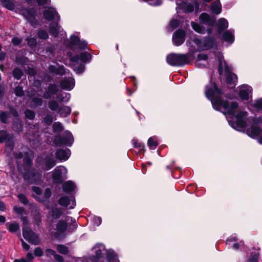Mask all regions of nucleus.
Segmentation results:
<instances>
[{
    "mask_svg": "<svg viewBox=\"0 0 262 262\" xmlns=\"http://www.w3.org/2000/svg\"><path fill=\"white\" fill-rule=\"evenodd\" d=\"M22 40L18 37H13L12 39V42L14 46H17L21 42Z\"/></svg>",
    "mask_w": 262,
    "mask_h": 262,
    "instance_id": "obj_64",
    "label": "nucleus"
},
{
    "mask_svg": "<svg viewBox=\"0 0 262 262\" xmlns=\"http://www.w3.org/2000/svg\"><path fill=\"white\" fill-rule=\"evenodd\" d=\"M224 62L226 63V62L225 61H224V62H223L222 60L220 59V64L218 68V71L220 75H222L223 72L224 67L225 68Z\"/></svg>",
    "mask_w": 262,
    "mask_h": 262,
    "instance_id": "obj_60",
    "label": "nucleus"
},
{
    "mask_svg": "<svg viewBox=\"0 0 262 262\" xmlns=\"http://www.w3.org/2000/svg\"><path fill=\"white\" fill-rule=\"evenodd\" d=\"M237 241V239L235 237H231L228 238L226 241V244L229 245L230 248H232L235 250H237L239 248V245L238 243H234L232 244V242H235Z\"/></svg>",
    "mask_w": 262,
    "mask_h": 262,
    "instance_id": "obj_37",
    "label": "nucleus"
},
{
    "mask_svg": "<svg viewBox=\"0 0 262 262\" xmlns=\"http://www.w3.org/2000/svg\"><path fill=\"white\" fill-rule=\"evenodd\" d=\"M25 117L30 120H32L34 118L35 114V112L32 110L27 109L25 112Z\"/></svg>",
    "mask_w": 262,
    "mask_h": 262,
    "instance_id": "obj_51",
    "label": "nucleus"
},
{
    "mask_svg": "<svg viewBox=\"0 0 262 262\" xmlns=\"http://www.w3.org/2000/svg\"><path fill=\"white\" fill-rule=\"evenodd\" d=\"M91 59V55L88 52H83L72 57V61L77 62L79 60L82 62H86Z\"/></svg>",
    "mask_w": 262,
    "mask_h": 262,
    "instance_id": "obj_26",
    "label": "nucleus"
},
{
    "mask_svg": "<svg viewBox=\"0 0 262 262\" xmlns=\"http://www.w3.org/2000/svg\"><path fill=\"white\" fill-rule=\"evenodd\" d=\"M152 6H158L161 4V0H143Z\"/></svg>",
    "mask_w": 262,
    "mask_h": 262,
    "instance_id": "obj_57",
    "label": "nucleus"
},
{
    "mask_svg": "<svg viewBox=\"0 0 262 262\" xmlns=\"http://www.w3.org/2000/svg\"><path fill=\"white\" fill-rule=\"evenodd\" d=\"M93 250H94L95 257L96 258H99L101 257L102 251L105 250V247L102 244H97L95 247H93Z\"/></svg>",
    "mask_w": 262,
    "mask_h": 262,
    "instance_id": "obj_27",
    "label": "nucleus"
},
{
    "mask_svg": "<svg viewBox=\"0 0 262 262\" xmlns=\"http://www.w3.org/2000/svg\"><path fill=\"white\" fill-rule=\"evenodd\" d=\"M194 43L200 50H208L211 48L214 44V40L210 37H205L203 39L195 38Z\"/></svg>",
    "mask_w": 262,
    "mask_h": 262,
    "instance_id": "obj_7",
    "label": "nucleus"
},
{
    "mask_svg": "<svg viewBox=\"0 0 262 262\" xmlns=\"http://www.w3.org/2000/svg\"><path fill=\"white\" fill-rule=\"evenodd\" d=\"M224 63L225 66V73L227 74V83L229 85H233L232 86H234L237 81V77L235 74L231 72V69L230 67H229L225 62Z\"/></svg>",
    "mask_w": 262,
    "mask_h": 262,
    "instance_id": "obj_12",
    "label": "nucleus"
},
{
    "mask_svg": "<svg viewBox=\"0 0 262 262\" xmlns=\"http://www.w3.org/2000/svg\"><path fill=\"white\" fill-rule=\"evenodd\" d=\"M180 8L185 13H191L194 10L193 6L191 4L186 2H182L180 5Z\"/></svg>",
    "mask_w": 262,
    "mask_h": 262,
    "instance_id": "obj_32",
    "label": "nucleus"
},
{
    "mask_svg": "<svg viewBox=\"0 0 262 262\" xmlns=\"http://www.w3.org/2000/svg\"><path fill=\"white\" fill-rule=\"evenodd\" d=\"M49 71L56 75H63L68 74L69 75V71L68 70L65 69L63 66L57 65V67L54 66H51L49 67Z\"/></svg>",
    "mask_w": 262,
    "mask_h": 262,
    "instance_id": "obj_18",
    "label": "nucleus"
},
{
    "mask_svg": "<svg viewBox=\"0 0 262 262\" xmlns=\"http://www.w3.org/2000/svg\"><path fill=\"white\" fill-rule=\"evenodd\" d=\"M71 109L69 106H63L59 108L58 114L61 117H66L70 114Z\"/></svg>",
    "mask_w": 262,
    "mask_h": 262,
    "instance_id": "obj_31",
    "label": "nucleus"
},
{
    "mask_svg": "<svg viewBox=\"0 0 262 262\" xmlns=\"http://www.w3.org/2000/svg\"><path fill=\"white\" fill-rule=\"evenodd\" d=\"M194 57L189 53L169 54L166 57L167 62L172 66L181 67L189 64L193 60Z\"/></svg>",
    "mask_w": 262,
    "mask_h": 262,
    "instance_id": "obj_3",
    "label": "nucleus"
},
{
    "mask_svg": "<svg viewBox=\"0 0 262 262\" xmlns=\"http://www.w3.org/2000/svg\"><path fill=\"white\" fill-rule=\"evenodd\" d=\"M70 97L71 96L69 93H65L58 94L56 98L59 100L60 102H68L70 100Z\"/></svg>",
    "mask_w": 262,
    "mask_h": 262,
    "instance_id": "obj_35",
    "label": "nucleus"
},
{
    "mask_svg": "<svg viewBox=\"0 0 262 262\" xmlns=\"http://www.w3.org/2000/svg\"><path fill=\"white\" fill-rule=\"evenodd\" d=\"M37 35L40 38L42 39H47L49 37L48 33L46 31L42 30L38 31Z\"/></svg>",
    "mask_w": 262,
    "mask_h": 262,
    "instance_id": "obj_55",
    "label": "nucleus"
},
{
    "mask_svg": "<svg viewBox=\"0 0 262 262\" xmlns=\"http://www.w3.org/2000/svg\"><path fill=\"white\" fill-rule=\"evenodd\" d=\"M37 3L40 6L49 5L50 4L51 0H37Z\"/></svg>",
    "mask_w": 262,
    "mask_h": 262,
    "instance_id": "obj_61",
    "label": "nucleus"
},
{
    "mask_svg": "<svg viewBox=\"0 0 262 262\" xmlns=\"http://www.w3.org/2000/svg\"><path fill=\"white\" fill-rule=\"evenodd\" d=\"M247 116V113L246 112L242 111L237 114L235 116L236 122L232 123L229 121V124L234 128H244L246 127L247 125V121L245 120Z\"/></svg>",
    "mask_w": 262,
    "mask_h": 262,
    "instance_id": "obj_6",
    "label": "nucleus"
},
{
    "mask_svg": "<svg viewBox=\"0 0 262 262\" xmlns=\"http://www.w3.org/2000/svg\"><path fill=\"white\" fill-rule=\"evenodd\" d=\"M207 59H208V56L206 54H205L203 53H200V54H198V55L197 56V59L195 62L196 66L201 67V66H200V64H201V63H200L201 61H202V60L206 61L207 60Z\"/></svg>",
    "mask_w": 262,
    "mask_h": 262,
    "instance_id": "obj_40",
    "label": "nucleus"
},
{
    "mask_svg": "<svg viewBox=\"0 0 262 262\" xmlns=\"http://www.w3.org/2000/svg\"><path fill=\"white\" fill-rule=\"evenodd\" d=\"M52 215L54 219H58L63 213L62 209L61 208L54 207L51 210Z\"/></svg>",
    "mask_w": 262,
    "mask_h": 262,
    "instance_id": "obj_38",
    "label": "nucleus"
},
{
    "mask_svg": "<svg viewBox=\"0 0 262 262\" xmlns=\"http://www.w3.org/2000/svg\"><path fill=\"white\" fill-rule=\"evenodd\" d=\"M59 204L63 207H68L69 206L70 209H73L76 205L75 199L73 196L70 198L68 196H62L60 198L58 201Z\"/></svg>",
    "mask_w": 262,
    "mask_h": 262,
    "instance_id": "obj_15",
    "label": "nucleus"
},
{
    "mask_svg": "<svg viewBox=\"0 0 262 262\" xmlns=\"http://www.w3.org/2000/svg\"><path fill=\"white\" fill-rule=\"evenodd\" d=\"M52 127L54 133H60L63 129L62 124L59 122H55Z\"/></svg>",
    "mask_w": 262,
    "mask_h": 262,
    "instance_id": "obj_44",
    "label": "nucleus"
},
{
    "mask_svg": "<svg viewBox=\"0 0 262 262\" xmlns=\"http://www.w3.org/2000/svg\"><path fill=\"white\" fill-rule=\"evenodd\" d=\"M245 132L248 136L255 138L260 134L261 130L258 126L252 125L247 128Z\"/></svg>",
    "mask_w": 262,
    "mask_h": 262,
    "instance_id": "obj_23",
    "label": "nucleus"
},
{
    "mask_svg": "<svg viewBox=\"0 0 262 262\" xmlns=\"http://www.w3.org/2000/svg\"><path fill=\"white\" fill-rule=\"evenodd\" d=\"M15 95L18 97H21L24 95V91H23V88L19 83L15 88L14 90Z\"/></svg>",
    "mask_w": 262,
    "mask_h": 262,
    "instance_id": "obj_47",
    "label": "nucleus"
},
{
    "mask_svg": "<svg viewBox=\"0 0 262 262\" xmlns=\"http://www.w3.org/2000/svg\"><path fill=\"white\" fill-rule=\"evenodd\" d=\"M44 164L43 169L48 171L53 168L56 165V161L54 159L50 156H46L43 160Z\"/></svg>",
    "mask_w": 262,
    "mask_h": 262,
    "instance_id": "obj_22",
    "label": "nucleus"
},
{
    "mask_svg": "<svg viewBox=\"0 0 262 262\" xmlns=\"http://www.w3.org/2000/svg\"><path fill=\"white\" fill-rule=\"evenodd\" d=\"M185 39V32L183 30L178 29L173 34L172 41L176 46L181 45Z\"/></svg>",
    "mask_w": 262,
    "mask_h": 262,
    "instance_id": "obj_9",
    "label": "nucleus"
},
{
    "mask_svg": "<svg viewBox=\"0 0 262 262\" xmlns=\"http://www.w3.org/2000/svg\"><path fill=\"white\" fill-rule=\"evenodd\" d=\"M27 45L31 47V48H33L35 47L37 41H36V38L35 37H29L27 39Z\"/></svg>",
    "mask_w": 262,
    "mask_h": 262,
    "instance_id": "obj_52",
    "label": "nucleus"
},
{
    "mask_svg": "<svg viewBox=\"0 0 262 262\" xmlns=\"http://www.w3.org/2000/svg\"><path fill=\"white\" fill-rule=\"evenodd\" d=\"M76 188L75 184L71 181H67L62 185V190L67 193L73 194L76 191Z\"/></svg>",
    "mask_w": 262,
    "mask_h": 262,
    "instance_id": "obj_20",
    "label": "nucleus"
},
{
    "mask_svg": "<svg viewBox=\"0 0 262 262\" xmlns=\"http://www.w3.org/2000/svg\"><path fill=\"white\" fill-rule=\"evenodd\" d=\"M43 250L40 247H36L34 251V254L35 256L41 257L43 255Z\"/></svg>",
    "mask_w": 262,
    "mask_h": 262,
    "instance_id": "obj_56",
    "label": "nucleus"
},
{
    "mask_svg": "<svg viewBox=\"0 0 262 262\" xmlns=\"http://www.w3.org/2000/svg\"><path fill=\"white\" fill-rule=\"evenodd\" d=\"M43 15L45 18L48 20H54L58 21L60 20V16L53 8L45 10L43 12Z\"/></svg>",
    "mask_w": 262,
    "mask_h": 262,
    "instance_id": "obj_14",
    "label": "nucleus"
},
{
    "mask_svg": "<svg viewBox=\"0 0 262 262\" xmlns=\"http://www.w3.org/2000/svg\"><path fill=\"white\" fill-rule=\"evenodd\" d=\"M200 21L202 24L212 26L215 23V18L211 17L206 13H203L200 16Z\"/></svg>",
    "mask_w": 262,
    "mask_h": 262,
    "instance_id": "obj_19",
    "label": "nucleus"
},
{
    "mask_svg": "<svg viewBox=\"0 0 262 262\" xmlns=\"http://www.w3.org/2000/svg\"><path fill=\"white\" fill-rule=\"evenodd\" d=\"M12 73L13 76L17 79H19L23 75L21 70L18 68L14 69Z\"/></svg>",
    "mask_w": 262,
    "mask_h": 262,
    "instance_id": "obj_50",
    "label": "nucleus"
},
{
    "mask_svg": "<svg viewBox=\"0 0 262 262\" xmlns=\"http://www.w3.org/2000/svg\"><path fill=\"white\" fill-rule=\"evenodd\" d=\"M192 28L196 32L199 33H203L204 32V28L201 26L199 24L194 22H191V23Z\"/></svg>",
    "mask_w": 262,
    "mask_h": 262,
    "instance_id": "obj_42",
    "label": "nucleus"
},
{
    "mask_svg": "<svg viewBox=\"0 0 262 262\" xmlns=\"http://www.w3.org/2000/svg\"><path fill=\"white\" fill-rule=\"evenodd\" d=\"M15 158L17 163V167L19 170H22V167L26 171L24 173L25 180L29 183H38L41 178V172H38L35 169H27L32 164L33 156L32 151L25 153L19 152L14 154Z\"/></svg>",
    "mask_w": 262,
    "mask_h": 262,
    "instance_id": "obj_2",
    "label": "nucleus"
},
{
    "mask_svg": "<svg viewBox=\"0 0 262 262\" xmlns=\"http://www.w3.org/2000/svg\"><path fill=\"white\" fill-rule=\"evenodd\" d=\"M148 145L150 149H155L158 146V143L154 138L150 137L148 140Z\"/></svg>",
    "mask_w": 262,
    "mask_h": 262,
    "instance_id": "obj_48",
    "label": "nucleus"
},
{
    "mask_svg": "<svg viewBox=\"0 0 262 262\" xmlns=\"http://www.w3.org/2000/svg\"><path fill=\"white\" fill-rule=\"evenodd\" d=\"M223 38L225 41L230 43H233L234 40V35L230 30L225 31L223 34Z\"/></svg>",
    "mask_w": 262,
    "mask_h": 262,
    "instance_id": "obj_30",
    "label": "nucleus"
},
{
    "mask_svg": "<svg viewBox=\"0 0 262 262\" xmlns=\"http://www.w3.org/2000/svg\"><path fill=\"white\" fill-rule=\"evenodd\" d=\"M93 221L94 224L97 226L100 225L102 222L101 217H98V216H94L93 217Z\"/></svg>",
    "mask_w": 262,
    "mask_h": 262,
    "instance_id": "obj_63",
    "label": "nucleus"
},
{
    "mask_svg": "<svg viewBox=\"0 0 262 262\" xmlns=\"http://www.w3.org/2000/svg\"><path fill=\"white\" fill-rule=\"evenodd\" d=\"M56 254V252L51 249H47L46 250V255L47 256H51L52 255L55 256Z\"/></svg>",
    "mask_w": 262,
    "mask_h": 262,
    "instance_id": "obj_62",
    "label": "nucleus"
},
{
    "mask_svg": "<svg viewBox=\"0 0 262 262\" xmlns=\"http://www.w3.org/2000/svg\"><path fill=\"white\" fill-rule=\"evenodd\" d=\"M9 113L8 112L2 111L0 113V120L1 121L4 123H7L8 122V119L9 117Z\"/></svg>",
    "mask_w": 262,
    "mask_h": 262,
    "instance_id": "obj_45",
    "label": "nucleus"
},
{
    "mask_svg": "<svg viewBox=\"0 0 262 262\" xmlns=\"http://www.w3.org/2000/svg\"><path fill=\"white\" fill-rule=\"evenodd\" d=\"M73 141V137L69 131H66L62 137L57 138L55 140V142L57 144H63L68 146H71Z\"/></svg>",
    "mask_w": 262,
    "mask_h": 262,
    "instance_id": "obj_8",
    "label": "nucleus"
},
{
    "mask_svg": "<svg viewBox=\"0 0 262 262\" xmlns=\"http://www.w3.org/2000/svg\"><path fill=\"white\" fill-rule=\"evenodd\" d=\"M30 103L31 107L35 108L42 105V100L40 98L34 97L32 99Z\"/></svg>",
    "mask_w": 262,
    "mask_h": 262,
    "instance_id": "obj_33",
    "label": "nucleus"
},
{
    "mask_svg": "<svg viewBox=\"0 0 262 262\" xmlns=\"http://www.w3.org/2000/svg\"><path fill=\"white\" fill-rule=\"evenodd\" d=\"M106 257L108 262H119L118 258L113 252L107 251L106 253Z\"/></svg>",
    "mask_w": 262,
    "mask_h": 262,
    "instance_id": "obj_39",
    "label": "nucleus"
},
{
    "mask_svg": "<svg viewBox=\"0 0 262 262\" xmlns=\"http://www.w3.org/2000/svg\"><path fill=\"white\" fill-rule=\"evenodd\" d=\"M252 88L248 85H243L239 88V96L243 100H248L252 97Z\"/></svg>",
    "mask_w": 262,
    "mask_h": 262,
    "instance_id": "obj_11",
    "label": "nucleus"
},
{
    "mask_svg": "<svg viewBox=\"0 0 262 262\" xmlns=\"http://www.w3.org/2000/svg\"><path fill=\"white\" fill-rule=\"evenodd\" d=\"M259 254L257 252L252 253L248 258L247 262H259Z\"/></svg>",
    "mask_w": 262,
    "mask_h": 262,
    "instance_id": "obj_46",
    "label": "nucleus"
},
{
    "mask_svg": "<svg viewBox=\"0 0 262 262\" xmlns=\"http://www.w3.org/2000/svg\"><path fill=\"white\" fill-rule=\"evenodd\" d=\"M210 9L211 12L218 15L222 12V5L220 0H215L210 6Z\"/></svg>",
    "mask_w": 262,
    "mask_h": 262,
    "instance_id": "obj_25",
    "label": "nucleus"
},
{
    "mask_svg": "<svg viewBox=\"0 0 262 262\" xmlns=\"http://www.w3.org/2000/svg\"><path fill=\"white\" fill-rule=\"evenodd\" d=\"M80 42L79 37L75 35H72L70 38V46L72 47L73 46L77 45Z\"/></svg>",
    "mask_w": 262,
    "mask_h": 262,
    "instance_id": "obj_49",
    "label": "nucleus"
},
{
    "mask_svg": "<svg viewBox=\"0 0 262 262\" xmlns=\"http://www.w3.org/2000/svg\"><path fill=\"white\" fill-rule=\"evenodd\" d=\"M205 94L206 97L211 101L214 109L234 116L235 110L238 107L237 102H228L221 98L222 91L218 89L215 83L209 82L205 86Z\"/></svg>",
    "mask_w": 262,
    "mask_h": 262,
    "instance_id": "obj_1",
    "label": "nucleus"
},
{
    "mask_svg": "<svg viewBox=\"0 0 262 262\" xmlns=\"http://www.w3.org/2000/svg\"><path fill=\"white\" fill-rule=\"evenodd\" d=\"M60 29L61 27L58 25L57 23L53 22L50 25V33L54 37L58 35Z\"/></svg>",
    "mask_w": 262,
    "mask_h": 262,
    "instance_id": "obj_28",
    "label": "nucleus"
},
{
    "mask_svg": "<svg viewBox=\"0 0 262 262\" xmlns=\"http://www.w3.org/2000/svg\"><path fill=\"white\" fill-rule=\"evenodd\" d=\"M4 7L10 10H13L15 8V5L11 0H0Z\"/></svg>",
    "mask_w": 262,
    "mask_h": 262,
    "instance_id": "obj_36",
    "label": "nucleus"
},
{
    "mask_svg": "<svg viewBox=\"0 0 262 262\" xmlns=\"http://www.w3.org/2000/svg\"><path fill=\"white\" fill-rule=\"evenodd\" d=\"M6 225L8 230L12 233H15L19 229V226L18 224L16 222L11 223H7Z\"/></svg>",
    "mask_w": 262,
    "mask_h": 262,
    "instance_id": "obj_34",
    "label": "nucleus"
},
{
    "mask_svg": "<svg viewBox=\"0 0 262 262\" xmlns=\"http://www.w3.org/2000/svg\"><path fill=\"white\" fill-rule=\"evenodd\" d=\"M53 120L54 118L52 115H47L43 118V122L46 125H50L53 122Z\"/></svg>",
    "mask_w": 262,
    "mask_h": 262,
    "instance_id": "obj_53",
    "label": "nucleus"
},
{
    "mask_svg": "<svg viewBox=\"0 0 262 262\" xmlns=\"http://www.w3.org/2000/svg\"><path fill=\"white\" fill-rule=\"evenodd\" d=\"M57 92V86L55 84H51L49 85L46 93L43 94V97L45 99H49L51 95L56 94Z\"/></svg>",
    "mask_w": 262,
    "mask_h": 262,
    "instance_id": "obj_24",
    "label": "nucleus"
},
{
    "mask_svg": "<svg viewBox=\"0 0 262 262\" xmlns=\"http://www.w3.org/2000/svg\"><path fill=\"white\" fill-rule=\"evenodd\" d=\"M57 250L59 253L63 254H68L69 252L68 247L63 245H58Z\"/></svg>",
    "mask_w": 262,
    "mask_h": 262,
    "instance_id": "obj_41",
    "label": "nucleus"
},
{
    "mask_svg": "<svg viewBox=\"0 0 262 262\" xmlns=\"http://www.w3.org/2000/svg\"><path fill=\"white\" fill-rule=\"evenodd\" d=\"M48 106L53 111L58 110L59 108L58 103L55 100L50 101L48 103Z\"/></svg>",
    "mask_w": 262,
    "mask_h": 262,
    "instance_id": "obj_43",
    "label": "nucleus"
},
{
    "mask_svg": "<svg viewBox=\"0 0 262 262\" xmlns=\"http://www.w3.org/2000/svg\"><path fill=\"white\" fill-rule=\"evenodd\" d=\"M18 198L19 200L25 205L27 204L29 202L27 198L23 194H18Z\"/></svg>",
    "mask_w": 262,
    "mask_h": 262,
    "instance_id": "obj_58",
    "label": "nucleus"
},
{
    "mask_svg": "<svg viewBox=\"0 0 262 262\" xmlns=\"http://www.w3.org/2000/svg\"><path fill=\"white\" fill-rule=\"evenodd\" d=\"M69 216H66L64 221L60 220L57 223L56 225L57 233L56 237H58V234L63 233L67 230L68 227L67 222L69 221Z\"/></svg>",
    "mask_w": 262,
    "mask_h": 262,
    "instance_id": "obj_16",
    "label": "nucleus"
},
{
    "mask_svg": "<svg viewBox=\"0 0 262 262\" xmlns=\"http://www.w3.org/2000/svg\"><path fill=\"white\" fill-rule=\"evenodd\" d=\"M23 235L24 238L31 244L37 245L40 243L38 235L29 227L23 228Z\"/></svg>",
    "mask_w": 262,
    "mask_h": 262,
    "instance_id": "obj_5",
    "label": "nucleus"
},
{
    "mask_svg": "<svg viewBox=\"0 0 262 262\" xmlns=\"http://www.w3.org/2000/svg\"><path fill=\"white\" fill-rule=\"evenodd\" d=\"M60 86L62 89L67 90H71L75 85V81L73 77L69 76L65 78L60 82Z\"/></svg>",
    "mask_w": 262,
    "mask_h": 262,
    "instance_id": "obj_17",
    "label": "nucleus"
},
{
    "mask_svg": "<svg viewBox=\"0 0 262 262\" xmlns=\"http://www.w3.org/2000/svg\"><path fill=\"white\" fill-rule=\"evenodd\" d=\"M23 15L31 25L34 26L37 25V21L35 18L36 12L34 9H28L24 10L23 12Z\"/></svg>",
    "mask_w": 262,
    "mask_h": 262,
    "instance_id": "obj_10",
    "label": "nucleus"
},
{
    "mask_svg": "<svg viewBox=\"0 0 262 262\" xmlns=\"http://www.w3.org/2000/svg\"><path fill=\"white\" fill-rule=\"evenodd\" d=\"M67 169L63 166L56 167L52 172V178L56 183L60 184L67 179Z\"/></svg>",
    "mask_w": 262,
    "mask_h": 262,
    "instance_id": "obj_4",
    "label": "nucleus"
},
{
    "mask_svg": "<svg viewBox=\"0 0 262 262\" xmlns=\"http://www.w3.org/2000/svg\"><path fill=\"white\" fill-rule=\"evenodd\" d=\"M6 142V146L10 150L13 148V142L12 137L6 131H0V143Z\"/></svg>",
    "mask_w": 262,
    "mask_h": 262,
    "instance_id": "obj_13",
    "label": "nucleus"
},
{
    "mask_svg": "<svg viewBox=\"0 0 262 262\" xmlns=\"http://www.w3.org/2000/svg\"><path fill=\"white\" fill-rule=\"evenodd\" d=\"M254 106L257 109H262V98L255 101Z\"/></svg>",
    "mask_w": 262,
    "mask_h": 262,
    "instance_id": "obj_59",
    "label": "nucleus"
},
{
    "mask_svg": "<svg viewBox=\"0 0 262 262\" xmlns=\"http://www.w3.org/2000/svg\"><path fill=\"white\" fill-rule=\"evenodd\" d=\"M228 27V23L227 20L224 18L219 19L217 24V28L219 32L221 33L223 30L226 29Z\"/></svg>",
    "mask_w": 262,
    "mask_h": 262,
    "instance_id": "obj_29",
    "label": "nucleus"
},
{
    "mask_svg": "<svg viewBox=\"0 0 262 262\" xmlns=\"http://www.w3.org/2000/svg\"><path fill=\"white\" fill-rule=\"evenodd\" d=\"M179 21L176 19H173L171 20L169 24V28H171L170 31L177 28L179 25Z\"/></svg>",
    "mask_w": 262,
    "mask_h": 262,
    "instance_id": "obj_54",
    "label": "nucleus"
},
{
    "mask_svg": "<svg viewBox=\"0 0 262 262\" xmlns=\"http://www.w3.org/2000/svg\"><path fill=\"white\" fill-rule=\"evenodd\" d=\"M71 155V151L69 149H59L56 152V157L60 161H66L68 159Z\"/></svg>",
    "mask_w": 262,
    "mask_h": 262,
    "instance_id": "obj_21",
    "label": "nucleus"
}]
</instances>
